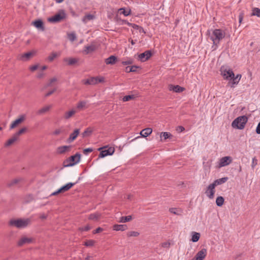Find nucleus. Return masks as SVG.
Segmentation results:
<instances>
[{
  "instance_id": "obj_1",
  "label": "nucleus",
  "mask_w": 260,
  "mask_h": 260,
  "mask_svg": "<svg viewBox=\"0 0 260 260\" xmlns=\"http://www.w3.org/2000/svg\"><path fill=\"white\" fill-rule=\"evenodd\" d=\"M224 37L225 32L221 29H215L213 31L212 34L209 36V38L213 42L212 47L215 46L214 49L217 47L218 44Z\"/></svg>"
},
{
  "instance_id": "obj_2",
  "label": "nucleus",
  "mask_w": 260,
  "mask_h": 260,
  "mask_svg": "<svg viewBox=\"0 0 260 260\" xmlns=\"http://www.w3.org/2000/svg\"><path fill=\"white\" fill-rule=\"evenodd\" d=\"M30 223V220L27 219H11L9 222L10 226H15L18 229H22L26 227Z\"/></svg>"
},
{
  "instance_id": "obj_3",
  "label": "nucleus",
  "mask_w": 260,
  "mask_h": 260,
  "mask_svg": "<svg viewBox=\"0 0 260 260\" xmlns=\"http://www.w3.org/2000/svg\"><path fill=\"white\" fill-rule=\"evenodd\" d=\"M248 120V118L246 116L243 115L239 116L236 118L232 123V126L234 128H237L239 129H243Z\"/></svg>"
},
{
  "instance_id": "obj_4",
  "label": "nucleus",
  "mask_w": 260,
  "mask_h": 260,
  "mask_svg": "<svg viewBox=\"0 0 260 260\" xmlns=\"http://www.w3.org/2000/svg\"><path fill=\"white\" fill-rule=\"evenodd\" d=\"M98 150L101 151L99 158H103L108 155H112L115 151V148L113 147H109L108 145H107L99 148Z\"/></svg>"
},
{
  "instance_id": "obj_5",
  "label": "nucleus",
  "mask_w": 260,
  "mask_h": 260,
  "mask_svg": "<svg viewBox=\"0 0 260 260\" xmlns=\"http://www.w3.org/2000/svg\"><path fill=\"white\" fill-rule=\"evenodd\" d=\"M80 154L77 153L74 155L71 156L68 159L63 162V165L65 167H71L79 162L80 159Z\"/></svg>"
},
{
  "instance_id": "obj_6",
  "label": "nucleus",
  "mask_w": 260,
  "mask_h": 260,
  "mask_svg": "<svg viewBox=\"0 0 260 260\" xmlns=\"http://www.w3.org/2000/svg\"><path fill=\"white\" fill-rule=\"evenodd\" d=\"M221 75L225 80H232V78L234 77V72L231 69H223L221 68Z\"/></svg>"
},
{
  "instance_id": "obj_7",
  "label": "nucleus",
  "mask_w": 260,
  "mask_h": 260,
  "mask_svg": "<svg viewBox=\"0 0 260 260\" xmlns=\"http://www.w3.org/2000/svg\"><path fill=\"white\" fill-rule=\"evenodd\" d=\"M215 187L216 186L213 183H211L208 185L205 191V194L210 199H212L214 198V193L215 192Z\"/></svg>"
},
{
  "instance_id": "obj_8",
  "label": "nucleus",
  "mask_w": 260,
  "mask_h": 260,
  "mask_svg": "<svg viewBox=\"0 0 260 260\" xmlns=\"http://www.w3.org/2000/svg\"><path fill=\"white\" fill-rule=\"evenodd\" d=\"M232 161V158L231 156H224L221 158L219 161L218 167L221 168L230 164Z\"/></svg>"
},
{
  "instance_id": "obj_9",
  "label": "nucleus",
  "mask_w": 260,
  "mask_h": 260,
  "mask_svg": "<svg viewBox=\"0 0 260 260\" xmlns=\"http://www.w3.org/2000/svg\"><path fill=\"white\" fill-rule=\"evenodd\" d=\"M65 17L64 13H62V15L60 14H57L55 15L54 16L50 17L48 18V21L50 22H58L60 21L61 20H62Z\"/></svg>"
},
{
  "instance_id": "obj_10",
  "label": "nucleus",
  "mask_w": 260,
  "mask_h": 260,
  "mask_svg": "<svg viewBox=\"0 0 260 260\" xmlns=\"http://www.w3.org/2000/svg\"><path fill=\"white\" fill-rule=\"evenodd\" d=\"M152 56V53L150 50H147L139 55V58L141 61L144 62L148 60Z\"/></svg>"
},
{
  "instance_id": "obj_11",
  "label": "nucleus",
  "mask_w": 260,
  "mask_h": 260,
  "mask_svg": "<svg viewBox=\"0 0 260 260\" xmlns=\"http://www.w3.org/2000/svg\"><path fill=\"white\" fill-rule=\"evenodd\" d=\"M170 91H173L175 92L180 93L185 90V88L180 86L179 85H173L170 84L168 87Z\"/></svg>"
},
{
  "instance_id": "obj_12",
  "label": "nucleus",
  "mask_w": 260,
  "mask_h": 260,
  "mask_svg": "<svg viewBox=\"0 0 260 260\" xmlns=\"http://www.w3.org/2000/svg\"><path fill=\"white\" fill-rule=\"evenodd\" d=\"M207 254V250L202 249L199 251L194 256V260H203Z\"/></svg>"
},
{
  "instance_id": "obj_13",
  "label": "nucleus",
  "mask_w": 260,
  "mask_h": 260,
  "mask_svg": "<svg viewBox=\"0 0 260 260\" xmlns=\"http://www.w3.org/2000/svg\"><path fill=\"white\" fill-rule=\"evenodd\" d=\"M33 239L31 238H27L26 237H22L19 241L18 242V245L19 246H21L25 244H29L32 243Z\"/></svg>"
},
{
  "instance_id": "obj_14",
  "label": "nucleus",
  "mask_w": 260,
  "mask_h": 260,
  "mask_svg": "<svg viewBox=\"0 0 260 260\" xmlns=\"http://www.w3.org/2000/svg\"><path fill=\"white\" fill-rule=\"evenodd\" d=\"M80 133L79 129H76L74 130L73 133L70 134V137L67 139V142L70 143L74 141Z\"/></svg>"
},
{
  "instance_id": "obj_15",
  "label": "nucleus",
  "mask_w": 260,
  "mask_h": 260,
  "mask_svg": "<svg viewBox=\"0 0 260 260\" xmlns=\"http://www.w3.org/2000/svg\"><path fill=\"white\" fill-rule=\"evenodd\" d=\"M24 120V116H21L19 118L16 119L14 121L12 124L10 125V129H12L16 127L18 124L22 123Z\"/></svg>"
},
{
  "instance_id": "obj_16",
  "label": "nucleus",
  "mask_w": 260,
  "mask_h": 260,
  "mask_svg": "<svg viewBox=\"0 0 260 260\" xmlns=\"http://www.w3.org/2000/svg\"><path fill=\"white\" fill-rule=\"evenodd\" d=\"M241 77L242 76L241 74H237L236 77H235L234 75V77L232 78L231 81L229 82V84L231 85V87H234L235 85L238 84L241 78Z\"/></svg>"
},
{
  "instance_id": "obj_17",
  "label": "nucleus",
  "mask_w": 260,
  "mask_h": 260,
  "mask_svg": "<svg viewBox=\"0 0 260 260\" xmlns=\"http://www.w3.org/2000/svg\"><path fill=\"white\" fill-rule=\"evenodd\" d=\"M78 181H76L75 183H68L67 184L62 186L61 187L59 188V190L61 192V193L66 192L68 190H69L70 188H71L74 185H75L76 183H77Z\"/></svg>"
},
{
  "instance_id": "obj_18",
  "label": "nucleus",
  "mask_w": 260,
  "mask_h": 260,
  "mask_svg": "<svg viewBox=\"0 0 260 260\" xmlns=\"http://www.w3.org/2000/svg\"><path fill=\"white\" fill-rule=\"evenodd\" d=\"M96 49V46L94 44H91L90 45L85 46L84 51L86 54H87L94 52Z\"/></svg>"
},
{
  "instance_id": "obj_19",
  "label": "nucleus",
  "mask_w": 260,
  "mask_h": 260,
  "mask_svg": "<svg viewBox=\"0 0 260 260\" xmlns=\"http://www.w3.org/2000/svg\"><path fill=\"white\" fill-rule=\"evenodd\" d=\"M78 59L75 58L67 57L63 59V61L67 63L69 66H73L76 64Z\"/></svg>"
},
{
  "instance_id": "obj_20",
  "label": "nucleus",
  "mask_w": 260,
  "mask_h": 260,
  "mask_svg": "<svg viewBox=\"0 0 260 260\" xmlns=\"http://www.w3.org/2000/svg\"><path fill=\"white\" fill-rule=\"evenodd\" d=\"M152 132L151 128H146L141 131L140 134L142 137H147L149 136Z\"/></svg>"
},
{
  "instance_id": "obj_21",
  "label": "nucleus",
  "mask_w": 260,
  "mask_h": 260,
  "mask_svg": "<svg viewBox=\"0 0 260 260\" xmlns=\"http://www.w3.org/2000/svg\"><path fill=\"white\" fill-rule=\"evenodd\" d=\"M71 148V146H62L57 148V152L59 154H63L67 151H69Z\"/></svg>"
},
{
  "instance_id": "obj_22",
  "label": "nucleus",
  "mask_w": 260,
  "mask_h": 260,
  "mask_svg": "<svg viewBox=\"0 0 260 260\" xmlns=\"http://www.w3.org/2000/svg\"><path fill=\"white\" fill-rule=\"evenodd\" d=\"M117 58L115 56L111 55L105 59V63L107 64H114L116 63Z\"/></svg>"
},
{
  "instance_id": "obj_23",
  "label": "nucleus",
  "mask_w": 260,
  "mask_h": 260,
  "mask_svg": "<svg viewBox=\"0 0 260 260\" xmlns=\"http://www.w3.org/2000/svg\"><path fill=\"white\" fill-rule=\"evenodd\" d=\"M34 25L37 28L41 29L42 30H44L43 22L41 20H37L32 22Z\"/></svg>"
},
{
  "instance_id": "obj_24",
  "label": "nucleus",
  "mask_w": 260,
  "mask_h": 260,
  "mask_svg": "<svg viewBox=\"0 0 260 260\" xmlns=\"http://www.w3.org/2000/svg\"><path fill=\"white\" fill-rule=\"evenodd\" d=\"M126 224H115L113 225V230L115 231H124L127 229Z\"/></svg>"
},
{
  "instance_id": "obj_25",
  "label": "nucleus",
  "mask_w": 260,
  "mask_h": 260,
  "mask_svg": "<svg viewBox=\"0 0 260 260\" xmlns=\"http://www.w3.org/2000/svg\"><path fill=\"white\" fill-rule=\"evenodd\" d=\"M18 139L19 138L15 136V134H14L13 136L6 143L5 146L8 147L12 145L14 143L17 141Z\"/></svg>"
},
{
  "instance_id": "obj_26",
  "label": "nucleus",
  "mask_w": 260,
  "mask_h": 260,
  "mask_svg": "<svg viewBox=\"0 0 260 260\" xmlns=\"http://www.w3.org/2000/svg\"><path fill=\"white\" fill-rule=\"evenodd\" d=\"M228 180V177H223L215 180L212 183L215 186H217L225 183Z\"/></svg>"
},
{
  "instance_id": "obj_27",
  "label": "nucleus",
  "mask_w": 260,
  "mask_h": 260,
  "mask_svg": "<svg viewBox=\"0 0 260 260\" xmlns=\"http://www.w3.org/2000/svg\"><path fill=\"white\" fill-rule=\"evenodd\" d=\"M95 16L93 15L88 14L84 16L82 20L84 23H86L87 21L93 20Z\"/></svg>"
},
{
  "instance_id": "obj_28",
  "label": "nucleus",
  "mask_w": 260,
  "mask_h": 260,
  "mask_svg": "<svg viewBox=\"0 0 260 260\" xmlns=\"http://www.w3.org/2000/svg\"><path fill=\"white\" fill-rule=\"evenodd\" d=\"M51 107V106H46L43 107L42 108L40 109L39 110H38L37 111V114L42 115V114L47 112L48 111H49Z\"/></svg>"
},
{
  "instance_id": "obj_29",
  "label": "nucleus",
  "mask_w": 260,
  "mask_h": 260,
  "mask_svg": "<svg viewBox=\"0 0 260 260\" xmlns=\"http://www.w3.org/2000/svg\"><path fill=\"white\" fill-rule=\"evenodd\" d=\"M34 52H27L21 56V59L24 61L27 60L34 55Z\"/></svg>"
},
{
  "instance_id": "obj_30",
  "label": "nucleus",
  "mask_w": 260,
  "mask_h": 260,
  "mask_svg": "<svg viewBox=\"0 0 260 260\" xmlns=\"http://www.w3.org/2000/svg\"><path fill=\"white\" fill-rule=\"evenodd\" d=\"M60 53L57 52H52L49 56L48 57V60L51 62L56 57L60 56Z\"/></svg>"
},
{
  "instance_id": "obj_31",
  "label": "nucleus",
  "mask_w": 260,
  "mask_h": 260,
  "mask_svg": "<svg viewBox=\"0 0 260 260\" xmlns=\"http://www.w3.org/2000/svg\"><path fill=\"white\" fill-rule=\"evenodd\" d=\"M93 131L91 128L88 127L87 128L83 133H82V136L83 138L87 137L89 136L92 133Z\"/></svg>"
},
{
  "instance_id": "obj_32",
  "label": "nucleus",
  "mask_w": 260,
  "mask_h": 260,
  "mask_svg": "<svg viewBox=\"0 0 260 260\" xmlns=\"http://www.w3.org/2000/svg\"><path fill=\"white\" fill-rule=\"evenodd\" d=\"M169 211L174 214L180 215L182 213V211L180 209L176 208H171L169 209Z\"/></svg>"
},
{
  "instance_id": "obj_33",
  "label": "nucleus",
  "mask_w": 260,
  "mask_h": 260,
  "mask_svg": "<svg viewBox=\"0 0 260 260\" xmlns=\"http://www.w3.org/2000/svg\"><path fill=\"white\" fill-rule=\"evenodd\" d=\"M76 113V111L72 110L69 112H67L64 113V118L66 119H68L72 117Z\"/></svg>"
},
{
  "instance_id": "obj_34",
  "label": "nucleus",
  "mask_w": 260,
  "mask_h": 260,
  "mask_svg": "<svg viewBox=\"0 0 260 260\" xmlns=\"http://www.w3.org/2000/svg\"><path fill=\"white\" fill-rule=\"evenodd\" d=\"M224 198L221 196H219V197H218L216 199V204L217 206H218L219 207H221L223 205V204L224 203Z\"/></svg>"
},
{
  "instance_id": "obj_35",
  "label": "nucleus",
  "mask_w": 260,
  "mask_h": 260,
  "mask_svg": "<svg viewBox=\"0 0 260 260\" xmlns=\"http://www.w3.org/2000/svg\"><path fill=\"white\" fill-rule=\"evenodd\" d=\"M193 235L191 238V241L193 242H196L199 241L200 237V234L197 232H193Z\"/></svg>"
},
{
  "instance_id": "obj_36",
  "label": "nucleus",
  "mask_w": 260,
  "mask_h": 260,
  "mask_svg": "<svg viewBox=\"0 0 260 260\" xmlns=\"http://www.w3.org/2000/svg\"><path fill=\"white\" fill-rule=\"evenodd\" d=\"M132 216H131V215L127 216H122L120 218L119 222L124 223V222L129 221L130 220H132Z\"/></svg>"
},
{
  "instance_id": "obj_37",
  "label": "nucleus",
  "mask_w": 260,
  "mask_h": 260,
  "mask_svg": "<svg viewBox=\"0 0 260 260\" xmlns=\"http://www.w3.org/2000/svg\"><path fill=\"white\" fill-rule=\"evenodd\" d=\"M87 102L85 101L79 102L77 105V108L80 110L85 107Z\"/></svg>"
},
{
  "instance_id": "obj_38",
  "label": "nucleus",
  "mask_w": 260,
  "mask_h": 260,
  "mask_svg": "<svg viewBox=\"0 0 260 260\" xmlns=\"http://www.w3.org/2000/svg\"><path fill=\"white\" fill-rule=\"evenodd\" d=\"M20 179H18V178H16V179H13L8 183L7 185L9 187L12 186L17 184L19 182H20Z\"/></svg>"
},
{
  "instance_id": "obj_39",
  "label": "nucleus",
  "mask_w": 260,
  "mask_h": 260,
  "mask_svg": "<svg viewBox=\"0 0 260 260\" xmlns=\"http://www.w3.org/2000/svg\"><path fill=\"white\" fill-rule=\"evenodd\" d=\"M100 214L99 213H93L89 215L88 218L90 220H96L99 219Z\"/></svg>"
},
{
  "instance_id": "obj_40",
  "label": "nucleus",
  "mask_w": 260,
  "mask_h": 260,
  "mask_svg": "<svg viewBox=\"0 0 260 260\" xmlns=\"http://www.w3.org/2000/svg\"><path fill=\"white\" fill-rule=\"evenodd\" d=\"M131 10L126 11L123 8H120L118 10V12L120 14H123L125 16H127L129 15Z\"/></svg>"
},
{
  "instance_id": "obj_41",
  "label": "nucleus",
  "mask_w": 260,
  "mask_h": 260,
  "mask_svg": "<svg viewBox=\"0 0 260 260\" xmlns=\"http://www.w3.org/2000/svg\"><path fill=\"white\" fill-rule=\"evenodd\" d=\"M252 15L256 16L258 17H260V9L258 8H254L252 9Z\"/></svg>"
},
{
  "instance_id": "obj_42",
  "label": "nucleus",
  "mask_w": 260,
  "mask_h": 260,
  "mask_svg": "<svg viewBox=\"0 0 260 260\" xmlns=\"http://www.w3.org/2000/svg\"><path fill=\"white\" fill-rule=\"evenodd\" d=\"M135 98V96L134 94L128 95L124 96L122 99V101H123V102H127L130 100H133Z\"/></svg>"
},
{
  "instance_id": "obj_43",
  "label": "nucleus",
  "mask_w": 260,
  "mask_h": 260,
  "mask_svg": "<svg viewBox=\"0 0 260 260\" xmlns=\"http://www.w3.org/2000/svg\"><path fill=\"white\" fill-rule=\"evenodd\" d=\"M26 131V128L23 127V128H22L21 129H20V130H19L17 132L15 133L14 134H15V136H16L17 137H18L19 138V136L21 134L24 133Z\"/></svg>"
},
{
  "instance_id": "obj_44",
  "label": "nucleus",
  "mask_w": 260,
  "mask_h": 260,
  "mask_svg": "<svg viewBox=\"0 0 260 260\" xmlns=\"http://www.w3.org/2000/svg\"><path fill=\"white\" fill-rule=\"evenodd\" d=\"M172 136L171 134L169 132H162L160 134V137H164V140H166Z\"/></svg>"
},
{
  "instance_id": "obj_45",
  "label": "nucleus",
  "mask_w": 260,
  "mask_h": 260,
  "mask_svg": "<svg viewBox=\"0 0 260 260\" xmlns=\"http://www.w3.org/2000/svg\"><path fill=\"white\" fill-rule=\"evenodd\" d=\"M95 243V241L93 240H89L84 242V245L87 247L92 246Z\"/></svg>"
},
{
  "instance_id": "obj_46",
  "label": "nucleus",
  "mask_w": 260,
  "mask_h": 260,
  "mask_svg": "<svg viewBox=\"0 0 260 260\" xmlns=\"http://www.w3.org/2000/svg\"><path fill=\"white\" fill-rule=\"evenodd\" d=\"M139 233L135 231H130L127 233L128 237H137L139 235Z\"/></svg>"
},
{
  "instance_id": "obj_47",
  "label": "nucleus",
  "mask_w": 260,
  "mask_h": 260,
  "mask_svg": "<svg viewBox=\"0 0 260 260\" xmlns=\"http://www.w3.org/2000/svg\"><path fill=\"white\" fill-rule=\"evenodd\" d=\"M34 200V197L32 194H28L25 198V202L26 203L30 202Z\"/></svg>"
},
{
  "instance_id": "obj_48",
  "label": "nucleus",
  "mask_w": 260,
  "mask_h": 260,
  "mask_svg": "<svg viewBox=\"0 0 260 260\" xmlns=\"http://www.w3.org/2000/svg\"><path fill=\"white\" fill-rule=\"evenodd\" d=\"M90 85H95L98 83V79L95 77H90L89 78Z\"/></svg>"
},
{
  "instance_id": "obj_49",
  "label": "nucleus",
  "mask_w": 260,
  "mask_h": 260,
  "mask_svg": "<svg viewBox=\"0 0 260 260\" xmlns=\"http://www.w3.org/2000/svg\"><path fill=\"white\" fill-rule=\"evenodd\" d=\"M257 160L256 158V157H254L252 158V163H251V168L253 170L254 169L255 167L257 165Z\"/></svg>"
},
{
  "instance_id": "obj_50",
  "label": "nucleus",
  "mask_w": 260,
  "mask_h": 260,
  "mask_svg": "<svg viewBox=\"0 0 260 260\" xmlns=\"http://www.w3.org/2000/svg\"><path fill=\"white\" fill-rule=\"evenodd\" d=\"M68 37L69 40L71 41H74L76 39V36L74 33L69 34Z\"/></svg>"
},
{
  "instance_id": "obj_51",
  "label": "nucleus",
  "mask_w": 260,
  "mask_h": 260,
  "mask_svg": "<svg viewBox=\"0 0 260 260\" xmlns=\"http://www.w3.org/2000/svg\"><path fill=\"white\" fill-rule=\"evenodd\" d=\"M121 63L123 65L131 64L133 63V60L132 59H128L127 60L122 61Z\"/></svg>"
},
{
  "instance_id": "obj_52",
  "label": "nucleus",
  "mask_w": 260,
  "mask_h": 260,
  "mask_svg": "<svg viewBox=\"0 0 260 260\" xmlns=\"http://www.w3.org/2000/svg\"><path fill=\"white\" fill-rule=\"evenodd\" d=\"M139 68V67L138 66H132L131 67V68H129V72H137V70Z\"/></svg>"
},
{
  "instance_id": "obj_53",
  "label": "nucleus",
  "mask_w": 260,
  "mask_h": 260,
  "mask_svg": "<svg viewBox=\"0 0 260 260\" xmlns=\"http://www.w3.org/2000/svg\"><path fill=\"white\" fill-rule=\"evenodd\" d=\"M93 149L91 148H87L83 150V153L84 154H87L88 153L91 152Z\"/></svg>"
},
{
  "instance_id": "obj_54",
  "label": "nucleus",
  "mask_w": 260,
  "mask_h": 260,
  "mask_svg": "<svg viewBox=\"0 0 260 260\" xmlns=\"http://www.w3.org/2000/svg\"><path fill=\"white\" fill-rule=\"evenodd\" d=\"M127 24L128 25L132 26L134 29H137V30H138L140 27V26H139L136 24H132V23H128Z\"/></svg>"
},
{
  "instance_id": "obj_55",
  "label": "nucleus",
  "mask_w": 260,
  "mask_h": 260,
  "mask_svg": "<svg viewBox=\"0 0 260 260\" xmlns=\"http://www.w3.org/2000/svg\"><path fill=\"white\" fill-rule=\"evenodd\" d=\"M90 229V227L89 225H86L84 227L80 228V230L82 231H88Z\"/></svg>"
},
{
  "instance_id": "obj_56",
  "label": "nucleus",
  "mask_w": 260,
  "mask_h": 260,
  "mask_svg": "<svg viewBox=\"0 0 260 260\" xmlns=\"http://www.w3.org/2000/svg\"><path fill=\"white\" fill-rule=\"evenodd\" d=\"M57 81V78L54 77L50 80L49 83L47 84V86H50L51 85L52 83Z\"/></svg>"
},
{
  "instance_id": "obj_57",
  "label": "nucleus",
  "mask_w": 260,
  "mask_h": 260,
  "mask_svg": "<svg viewBox=\"0 0 260 260\" xmlns=\"http://www.w3.org/2000/svg\"><path fill=\"white\" fill-rule=\"evenodd\" d=\"M170 243L169 242H164L161 244V246L164 248H168L170 247Z\"/></svg>"
},
{
  "instance_id": "obj_58",
  "label": "nucleus",
  "mask_w": 260,
  "mask_h": 260,
  "mask_svg": "<svg viewBox=\"0 0 260 260\" xmlns=\"http://www.w3.org/2000/svg\"><path fill=\"white\" fill-rule=\"evenodd\" d=\"M56 90V89H53L52 90H51L50 91H49L48 92H47L46 94H45V96L46 97H47V96H50V95H51L52 94H53Z\"/></svg>"
},
{
  "instance_id": "obj_59",
  "label": "nucleus",
  "mask_w": 260,
  "mask_h": 260,
  "mask_svg": "<svg viewBox=\"0 0 260 260\" xmlns=\"http://www.w3.org/2000/svg\"><path fill=\"white\" fill-rule=\"evenodd\" d=\"M82 82L85 85H90L89 78L86 80H83Z\"/></svg>"
},
{
  "instance_id": "obj_60",
  "label": "nucleus",
  "mask_w": 260,
  "mask_h": 260,
  "mask_svg": "<svg viewBox=\"0 0 260 260\" xmlns=\"http://www.w3.org/2000/svg\"><path fill=\"white\" fill-rule=\"evenodd\" d=\"M256 133L257 134H260V122L258 123V124L256 127Z\"/></svg>"
},
{
  "instance_id": "obj_61",
  "label": "nucleus",
  "mask_w": 260,
  "mask_h": 260,
  "mask_svg": "<svg viewBox=\"0 0 260 260\" xmlns=\"http://www.w3.org/2000/svg\"><path fill=\"white\" fill-rule=\"evenodd\" d=\"M61 193L59 189H58L57 191H54L53 192H52L51 194H50V196H56L59 193Z\"/></svg>"
},
{
  "instance_id": "obj_62",
  "label": "nucleus",
  "mask_w": 260,
  "mask_h": 260,
  "mask_svg": "<svg viewBox=\"0 0 260 260\" xmlns=\"http://www.w3.org/2000/svg\"><path fill=\"white\" fill-rule=\"evenodd\" d=\"M38 65H34V66H31L30 68V70L31 71H34L38 69Z\"/></svg>"
},
{
  "instance_id": "obj_63",
  "label": "nucleus",
  "mask_w": 260,
  "mask_h": 260,
  "mask_svg": "<svg viewBox=\"0 0 260 260\" xmlns=\"http://www.w3.org/2000/svg\"><path fill=\"white\" fill-rule=\"evenodd\" d=\"M103 231V229L101 228H97L93 232L94 234L99 233Z\"/></svg>"
},
{
  "instance_id": "obj_64",
  "label": "nucleus",
  "mask_w": 260,
  "mask_h": 260,
  "mask_svg": "<svg viewBox=\"0 0 260 260\" xmlns=\"http://www.w3.org/2000/svg\"><path fill=\"white\" fill-rule=\"evenodd\" d=\"M61 133V130L59 129H56L54 133H53V134L55 135H59L60 133Z\"/></svg>"
}]
</instances>
